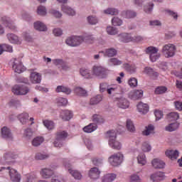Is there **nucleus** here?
I'll use <instances>...</instances> for the list:
<instances>
[{"label": "nucleus", "mask_w": 182, "mask_h": 182, "mask_svg": "<svg viewBox=\"0 0 182 182\" xmlns=\"http://www.w3.org/2000/svg\"><path fill=\"white\" fill-rule=\"evenodd\" d=\"M144 73L148 75L149 76L152 77V79H157V77H159V73L155 72L153 68L149 67H146L144 68Z\"/></svg>", "instance_id": "23"}, {"label": "nucleus", "mask_w": 182, "mask_h": 182, "mask_svg": "<svg viewBox=\"0 0 182 182\" xmlns=\"http://www.w3.org/2000/svg\"><path fill=\"white\" fill-rule=\"evenodd\" d=\"M107 32L109 35H116V33H117V29L112 26H108L107 28Z\"/></svg>", "instance_id": "62"}, {"label": "nucleus", "mask_w": 182, "mask_h": 182, "mask_svg": "<svg viewBox=\"0 0 182 182\" xmlns=\"http://www.w3.org/2000/svg\"><path fill=\"white\" fill-rule=\"evenodd\" d=\"M1 22L3 25H5V26H7V28H9L11 31H15L16 29V26L14 25V23L11 21V19L6 16L1 18Z\"/></svg>", "instance_id": "17"}, {"label": "nucleus", "mask_w": 182, "mask_h": 182, "mask_svg": "<svg viewBox=\"0 0 182 182\" xmlns=\"http://www.w3.org/2000/svg\"><path fill=\"white\" fill-rule=\"evenodd\" d=\"M104 55L108 58H113V56L117 55V50L114 48H108L105 50Z\"/></svg>", "instance_id": "39"}, {"label": "nucleus", "mask_w": 182, "mask_h": 182, "mask_svg": "<svg viewBox=\"0 0 182 182\" xmlns=\"http://www.w3.org/2000/svg\"><path fill=\"white\" fill-rule=\"evenodd\" d=\"M137 110L139 113L142 114H146L149 112V105L143 102H139L137 105Z\"/></svg>", "instance_id": "27"}, {"label": "nucleus", "mask_w": 182, "mask_h": 182, "mask_svg": "<svg viewBox=\"0 0 182 182\" xmlns=\"http://www.w3.org/2000/svg\"><path fill=\"white\" fill-rule=\"evenodd\" d=\"M110 84L107 82H102L100 84V92L101 93H105V92H107V89H109V86Z\"/></svg>", "instance_id": "51"}, {"label": "nucleus", "mask_w": 182, "mask_h": 182, "mask_svg": "<svg viewBox=\"0 0 182 182\" xmlns=\"http://www.w3.org/2000/svg\"><path fill=\"white\" fill-rule=\"evenodd\" d=\"M7 170H9L10 180L12 182H21V176L16 169L7 167Z\"/></svg>", "instance_id": "10"}, {"label": "nucleus", "mask_w": 182, "mask_h": 182, "mask_svg": "<svg viewBox=\"0 0 182 182\" xmlns=\"http://www.w3.org/2000/svg\"><path fill=\"white\" fill-rule=\"evenodd\" d=\"M176 46L168 43L163 46L161 52L165 58H173L176 55Z\"/></svg>", "instance_id": "5"}, {"label": "nucleus", "mask_w": 182, "mask_h": 182, "mask_svg": "<svg viewBox=\"0 0 182 182\" xmlns=\"http://www.w3.org/2000/svg\"><path fill=\"white\" fill-rule=\"evenodd\" d=\"M37 13L38 15H41V16H45V15H46V7L43 6H38Z\"/></svg>", "instance_id": "58"}, {"label": "nucleus", "mask_w": 182, "mask_h": 182, "mask_svg": "<svg viewBox=\"0 0 182 182\" xmlns=\"http://www.w3.org/2000/svg\"><path fill=\"white\" fill-rule=\"evenodd\" d=\"M43 137L37 136L33 139L32 145L34 146V147H38V146H41V144L43 143Z\"/></svg>", "instance_id": "43"}, {"label": "nucleus", "mask_w": 182, "mask_h": 182, "mask_svg": "<svg viewBox=\"0 0 182 182\" xmlns=\"http://www.w3.org/2000/svg\"><path fill=\"white\" fill-rule=\"evenodd\" d=\"M128 85L131 87H136V86H137V79H136L135 77L130 78L128 81Z\"/></svg>", "instance_id": "60"}, {"label": "nucleus", "mask_w": 182, "mask_h": 182, "mask_svg": "<svg viewBox=\"0 0 182 182\" xmlns=\"http://www.w3.org/2000/svg\"><path fill=\"white\" fill-rule=\"evenodd\" d=\"M180 127V124L177 122L170 124L167 127H166V132H174V130H177Z\"/></svg>", "instance_id": "40"}, {"label": "nucleus", "mask_w": 182, "mask_h": 182, "mask_svg": "<svg viewBox=\"0 0 182 182\" xmlns=\"http://www.w3.org/2000/svg\"><path fill=\"white\" fill-rule=\"evenodd\" d=\"M24 182H36V175L28 173L25 176Z\"/></svg>", "instance_id": "46"}, {"label": "nucleus", "mask_w": 182, "mask_h": 182, "mask_svg": "<svg viewBox=\"0 0 182 182\" xmlns=\"http://www.w3.org/2000/svg\"><path fill=\"white\" fill-rule=\"evenodd\" d=\"M16 157H18L17 155L9 152L4 154V160H11V159H16Z\"/></svg>", "instance_id": "61"}, {"label": "nucleus", "mask_w": 182, "mask_h": 182, "mask_svg": "<svg viewBox=\"0 0 182 182\" xmlns=\"http://www.w3.org/2000/svg\"><path fill=\"white\" fill-rule=\"evenodd\" d=\"M63 164L65 167V168H68V171L70 173V174H71V176H73V177H74V178H75V180H80V178H82V174L76 171V170H72V165H70V164H69V162H68V160H64L63 161Z\"/></svg>", "instance_id": "9"}, {"label": "nucleus", "mask_w": 182, "mask_h": 182, "mask_svg": "<svg viewBox=\"0 0 182 182\" xmlns=\"http://www.w3.org/2000/svg\"><path fill=\"white\" fill-rule=\"evenodd\" d=\"M119 38L121 42L124 43H129V42H133V36L129 33H122L119 35Z\"/></svg>", "instance_id": "21"}, {"label": "nucleus", "mask_w": 182, "mask_h": 182, "mask_svg": "<svg viewBox=\"0 0 182 182\" xmlns=\"http://www.w3.org/2000/svg\"><path fill=\"white\" fill-rule=\"evenodd\" d=\"M80 74L85 79H93V74L92 71L87 68H82L80 70Z\"/></svg>", "instance_id": "22"}, {"label": "nucleus", "mask_w": 182, "mask_h": 182, "mask_svg": "<svg viewBox=\"0 0 182 182\" xmlns=\"http://www.w3.org/2000/svg\"><path fill=\"white\" fill-rule=\"evenodd\" d=\"M83 42L82 36H72L66 39L65 43L68 46H79Z\"/></svg>", "instance_id": "7"}, {"label": "nucleus", "mask_w": 182, "mask_h": 182, "mask_svg": "<svg viewBox=\"0 0 182 182\" xmlns=\"http://www.w3.org/2000/svg\"><path fill=\"white\" fill-rule=\"evenodd\" d=\"M112 23L114 26H120L123 23V21L117 17H114L112 19Z\"/></svg>", "instance_id": "57"}, {"label": "nucleus", "mask_w": 182, "mask_h": 182, "mask_svg": "<svg viewBox=\"0 0 182 182\" xmlns=\"http://www.w3.org/2000/svg\"><path fill=\"white\" fill-rule=\"evenodd\" d=\"M109 63L112 65L113 66H120L123 62L122 60L117 59V58H110L109 60Z\"/></svg>", "instance_id": "52"}, {"label": "nucleus", "mask_w": 182, "mask_h": 182, "mask_svg": "<svg viewBox=\"0 0 182 182\" xmlns=\"http://www.w3.org/2000/svg\"><path fill=\"white\" fill-rule=\"evenodd\" d=\"M150 178L153 182L161 181V180L164 178V173L161 171L156 172L155 173H152L151 175Z\"/></svg>", "instance_id": "19"}, {"label": "nucleus", "mask_w": 182, "mask_h": 182, "mask_svg": "<svg viewBox=\"0 0 182 182\" xmlns=\"http://www.w3.org/2000/svg\"><path fill=\"white\" fill-rule=\"evenodd\" d=\"M97 129V125L96 124H90L88 126H86L83 128V131L85 133H92Z\"/></svg>", "instance_id": "38"}, {"label": "nucleus", "mask_w": 182, "mask_h": 182, "mask_svg": "<svg viewBox=\"0 0 182 182\" xmlns=\"http://www.w3.org/2000/svg\"><path fill=\"white\" fill-rule=\"evenodd\" d=\"M107 93V95H119L122 93V87L117 84H109Z\"/></svg>", "instance_id": "13"}, {"label": "nucleus", "mask_w": 182, "mask_h": 182, "mask_svg": "<svg viewBox=\"0 0 182 182\" xmlns=\"http://www.w3.org/2000/svg\"><path fill=\"white\" fill-rule=\"evenodd\" d=\"M1 136L6 140H12L14 139L12 133H11V129L6 127L1 128Z\"/></svg>", "instance_id": "18"}, {"label": "nucleus", "mask_w": 182, "mask_h": 182, "mask_svg": "<svg viewBox=\"0 0 182 182\" xmlns=\"http://www.w3.org/2000/svg\"><path fill=\"white\" fill-rule=\"evenodd\" d=\"M146 53L149 54V58L151 62H156L158 59L160 58V53H157L159 52V48L149 46L145 50Z\"/></svg>", "instance_id": "6"}, {"label": "nucleus", "mask_w": 182, "mask_h": 182, "mask_svg": "<svg viewBox=\"0 0 182 182\" xmlns=\"http://www.w3.org/2000/svg\"><path fill=\"white\" fill-rule=\"evenodd\" d=\"M88 23L90 25H96L98 21L97 18L95 16H90L87 17Z\"/></svg>", "instance_id": "59"}, {"label": "nucleus", "mask_w": 182, "mask_h": 182, "mask_svg": "<svg viewBox=\"0 0 182 182\" xmlns=\"http://www.w3.org/2000/svg\"><path fill=\"white\" fill-rule=\"evenodd\" d=\"M180 118V115L178 112H171L167 114V119L169 122H173L174 120H178Z\"/></svg>", "instance_id": "44"}, {"label": "nucleus", "mask_w": 182, "mask_h": 182, "mask_svg": "<svg viewBox=\"0 0 182 182\" xmlns=\"http://www.w3.org/2000/svg\"><path fill=\"white\" fill-rule=\"evenodd\" d=\"M34 28L36 29V31H40L43 32H45V31H46L47 29L46 26L41 21H37L34 23Z\"/></svg>", "instance_id": "37"}, {"label": "nucleus", "mask_w": 182, "mask_h": 182, "mask_svg": "<svg viewBox=\"0 0 182 182\" xmlns=\"http://www.w3.org/2000/svg\"><path fill=\"white\" fill-rule=\"evenodd\" d=\"M116 180V174L107 173L102 178V182H112Z\"/></svg>", "instance_id": "29"}, {"label": "nucleus", "mask_w": 182, "mask_h": 182, "mask_svg": "<svg viewBox=\"0 0 182 182\" xmlns=\"http://www.w3.org/2000/svg\"><path fill=\"white\" fill-rule=\"evenodd\" d=\"M19 121L22 124H26V123L29 120V114L26 112H23L22 114H20L18 117Z\"/></svg>", "instance_id": "33"}, {"label": "nucleus", "mask_w": 182, "mask_h": 182, "mask_svg": "<svg viewBox=\"0 0 182 182\" xmlns=\"http://www.w3.org/2000/svg\"><path fill=\"white\" fill-rule=\"evenodd\" d=\"M74 92L77 96H82L83 97L87 96V92L80 87H76Z\"/></svg>", "instance_id": "36"}, {"label": "nucleus", "mask_w": 182, "mask_h": 182, "mask_svg": "<svg viewBox=\"0 0 182 182\" xmlns=\"http://www.w3.org/2000/svg\"><path fill=\"white\" fill-rule=\"evenodd\" d=\"M129 97L132 100H139V99H141V97H143V90H135L134 91H132L129 93Z\"/></svg>", "instance_id": "16"}, {"label": "nucleus", "mask_w": 182, "mask_h": 182, "mask_svg": "<svg viewBox=\"0 0 182 182\" xmlns=\"http://www.w3.org/2000/svg\"><path fill=\"white\" fill-rule=\"evenodd\" d=\"M68 137V132L65 131H60L55 134V140L53 142L55 147H63V140Z\"/></svg>", "instance_id": "4"}, {"label": "nucleus", "mask_w": 182, "mask_h": 182, "mask_svg": "<svg viewBox=\"0 0 182 182\" xmlns=\"http://www.w3.org/2000/svg\"><path fill=\"white\" fill-rule=\"evenodd\" d=\"M12 68L15 73H22L26 70L25 66L22 65V62L17 59H14Z\"/></svg>", "instance_id": "12"}, {"label": "nucleus", "mask_w": 182, "mask_h": 182, "mask_svg": "<svg viewBox=\"0 0 182 182\" xmlns=\"http://www.w3.org/2000/svg\"><path fill=\"white\" fill-rule=\"evenodd\" d=\"M61 9L63 12L65 14H67V15H70L71 16H73L75 15L76 12L75 10L70 9V7H68V6L63 5L61 7Z\"/></svg>", "instance_id": "35"}, {"label": "nucleus", "mask_w": 182, "mask_h": 182, "mask_svg": "<svg viewBox=\"0 0 182 182\" xmlns=\"http://www.w3.org/2000/svg\"><path fill=\"white\" fill-rule=\"evenodd\" d=\"M89 176L92 180H96L100 177V171L96 167L92 168L89 172Z\"/></svg>", "instance_id": "25"}, {"label": "nucleus", "mask_w": 182, "mask_h": 182, "mask_svg": "<svg viewBox=\"0 0 182 182\" xmlns=\"http://www.w3.org/2000/svg\"><path fill=\"white\" fill-rule=\"evenodd\" d=\"M4 52H9L10 53H11V52H14L12 46L8 44L0 45V55H2Z\"/></svg>", "instance_id": "34"}, {"label": "nucleus", "mask_w": 182, "mask_h": 182, "mask_svg": "<svg viewBox=\"0 0 182 182\" xmlns=\"http://www.w3.org/2000/svg\"><path fill=\"white\" fill-rule=\"evenodd\" d=\"M131 182H141V178L137 174H132L130 177Z\"/></svg>", "instance_id": "63"}, {"label": "nucleus", "mask_w": 182, "mask_h": 182, "mask_svg": "<svg viewBox=\"0 0 182 182\" xmlns=\"http://www.w3.org/2000/svg\"><path fill=\"white\" fill-rule=\"evenodd\" d=\"M103 100V97L100 95H96L90 99V105H97L100 103Z\"/></svg>", "instance_id": "41"}, {"label": "nucleus", "mask_w": 182, "mask_h": 182, "mask_svg": "<svg viewBox=\"0 0 182 182\" xmlns=\"http://www.w3.org/2000/svg\"><path fill=\"white\" fill-rule=\"evenodd\" d=\"M7 38L9 42H11V43H16L17 45H21V41L19 40V38L17 37L16 35L10 33L7 35Z\"/></svg>", "instance_id": "31"}, {"label": "nucleus", "mask_w": 182, "mask_h": 182, "mask_svg": "<svg viewBox=\"0 0 182 182\" xmlns=\"http://www.w3.org/2000/svg\"><path fill=\"white\" fill-rule=\"evenodd\" d=\"M83 38V42L87 44H92L95 43V37H93L92 35H87L82 37Z\"/></svg>", "instance_id": "48"}, {"label": "nucleus", "mask_w": 182, "mask_h": 182, "mask_svg": "<svg viewBox=\"0 0 182 182\" xmlns=\"http://www.w3.org/2000/svg\"><path fill=\"white\" fill-rule=\"evenodd\" d=\"M123 159H124L123 154L118 152L111 155L109 157V162L111 166L117 167V166H120V164L123 163Z\"/></svg>", "instance_id": "3"}, {"label": "nucleus", "mask_w": 182, "mask_h": 182, "mask_svg": "<svg viewBox=\"0 0 182 182\" xmlns=\"http://www.w3.org/2000/svg\"><path fill=\"white\" fill-rule=\"evenodd\" d=\"M32 136H33V132H32V129L28 128L24 131L23 137L26 139V140H29L31 137H32Z\"/></svg>", "instance_id": "56"}, {"label": "nucleus", "mask_w": 182, "mask_h": 182, "mask_svg": "<svg viewBox=\"0 0 182 182\" xmlns=\"http://www.w3.org/2000/svg\"><path fill=\"white\" fill-rule=\"evenodd\" d=\"M127 129L129 132H134V130H136L134 124H133V122L131 119L127 120Z\"/></svg>", "instance_id": "53"}, {"label": "nucleus", "mask_w": 182, "mask_h": 182, "mask_svg": "<svg viewBox=\"0 0 182 182\" xmlns=\"http://www.w3.org/2000/svg\"><path fill=\"white\" fill-rule=\"evenodd\" d=\"M117 134H116V131L111 130L107 132V137H108L109 139V145L112 149H114L115 150H120L122 149V144L119 142V141L116 140V136Z\"/></svg>", "instance_id": "1"}, {"label": "nucleus", "mask_w": 182, "mask_h": 182, "mask_svg": "<svg viewBox=\"0 0 182 182\" xmlns=\"http://www.w3.org/2000/svg\"><path fill=\"white\" fill-rule=\"evenodd\" d=\"M60 117L64 122H68V121L70 120V119H72V117H73V112H72V111L68 110V109L63 110L60 112Z\"/></svg>", "instance_id": "15"}, {"label": "nucleus", "mask_w": 182, "mask_h": 182, "mask_svg": "<svg viewBox=\"0 0 182 182\" xmlns=\"http://www.w3.org/2000/svg\"><path fill=\"white\" fill-rule=\"evenodd\" d=\"M118 107H120V109H128L130 103L126 98H119L117 103Z\"/></svg>", "instance_id": "26"}, {"label": "nucleus", "mask_w": 182, "mask_h": 182, "mask_svg": "<svg viewBox=\"0 0 182 182\" xmlns=\"http://www.w3.org/2000/svg\"><path fill=\"white\" fill-rule=\"evenodd\" d=\"M109 70L102 67V65H94L92 68V78L96 76L105 79L109 75Z\"/></svg>", "instance_id": "2"}, {"label": "nucleus", "mask_w": 182, "mask_h": 182, "mask_svg": "<svg viewBox=\"0 0 182 182\" xmlns=\"http://www.w3.org/2000/svg\"><path fill=\"white\" fill-rule=\"evenodd\" d=\"M166 157L171 159V160H177L178 159L179 153L178 151L176 150H167L165 152Z\"/></svg>", "instance_id": "24"}, {"label": "nucleus", "mask_w": 182, "mask_h": 182, "mask_svg": "<svg viewBox=\"0 0 182 182\" xmlns=\"http://www.w3.org/2000/svg\"><path fill=\"white\" fill-rule=\"evenodd\" d=\"M56 102L58 106H66V105H68V100L64 97L57 98Z\"/></svg>", "instance_id": "54"}, {"label": "nucleus", "mask_w": 182, "mask_h": 182, "mask_svg": "<svg viewBox=\"0 0 182 182\" xmlns=\"http://www.w3.org/2000/svg\"><path fill=\"white\" fill-rule=\"evenodd\" d=\"M92 122L97 124L104 123L105 119H103V117L100 114H95L92 115Z\"/></svg>", "instance_id": "47"}, {"label": "nucleus", "mask_w": 182, "mask_h": 182, "mask_svg": "<svg viewBox=\"0 0 182 182\" xmlns=\"http://www.w3.org/2000/svg\"><path fill=\"white\" fill-rule=\"evenodd\" d=\"M151 164H152V166L154 168L161 169V168H164V167H166V163H164V161H161L159 159H154L151 161Z\"/></svg>", "instance_id": "20"}, {"label": "nucleus", "mask_w": 182, "mask_h": 182, "mask_svg": "<svg viewBox=\"0 0 182 182\" xmlns=\"http://www.w3.org/2000/svg\"><path fill=\"white\" fill-rule=\"evenodd\" d=\"M40 174L43 178H50L55 174V172L53 168H43L41 170Z\"/></svg>", "instance_id": "14"}, {"label": "nucleus", "mask_w": 182, "mask_h": 182, "mask_svg": "<svg viewBox=\"0 0 182 182\" xmlns=\"http://www.w3.org/2000/svg\"><path fill=\"white\" fill-rule=\"evenodd\" d=\"M123 68L127 70V72H129V73H134L136 72V65H129L127 63H125L123 65Z\"/></svg>", "instance_id": "49"}, {"label": "nucleus", "mask_w": 182, "mask_h": 182, "mask_svg": "<svg viewBox=\"0 0 182 182\" xmlns=\"http://www.w3.org/2000/svg\"><path fill=\"white\" fill-rule=\"evenodd\" d=\"M122 16L127 19H132V18H136L137 14L132 10L124 11L122 12Z\"/></svg>", "instance_id": "28"}, {"label": "nucleus", "mask_w": 182, "mask_h": 182, "mask_svg": "<svg viewBox=\"0 0 182 182\" xmlns=\"http://www.w3.org/2000/svg\"><path fill=\"white\" fill-rule=\"evenodd\" d=\"M167 92V87L165 86H159L155 89V95H163Z\"/></svg>", "instance_id": "50"}, {"label": "nucleus", "mask_w": 182, "mask_h": 182, "mask_svg": "<svg viewBox=\"0 0 182 182\" xmlns=\"http://www.w3.org/2000/svg\"><path fill=\"white\" fill-rule=\"evenodd\" d=\"M11 92L17 95H26L29 92V88L25 85H16L12 87Z\"/></svg>", "instance_id": "8"}, {"label": "nucleus", "mask_w": 182, "mask_h": 182, "mask_svg": "<svg viewBox=\"0 0 182 182\" xmlns=\"http://www.w3.org/2000/svg\"><path fill=\"white\" fill-rule=\"evenodd\" d=\"M43 123L45 127L48 129V130H53V129H55V124L53 123V122L50 120H48V119L44 120L43 121Z\"/></svg>", "instance_id": "45"}, {"label": "nucleus", "mask_w": 182, "mask_h": 182, "mask_svg": "<svg viewBox=\"0 0 182 182\" xmlns=\"http://www.w3.org/2000/svg\"><path fill=\"white\" fill-rule=\"evenodd\" d=\"M55 92L57 93H60V92H62L63 93H65V95H70V93H72V90L70 88H68V87H65L63 85H58L55 90Z\"/></svg>", "instance_id": "30"}, {"label": "nucleus", "mask_w": 182, "mask_h": 182, "mask_svg": "<svg viewBox=\"0 0 182 182\" xmlns=\"http://www.w3.org/2000/svg\"><path fill=\"white\" fill-rule=\"evenodd\" d=\"M141 149L145 153H147L148 151H150V150H151V146L147 142H144L142 144Z\"/></svg>", "instance_id": "64"}, {"label": "nucleus", "mask_w": 182, "mask_h": 182, "mask_svg": "<svg viewBox=\"0 0 182 182\" xmlns=\"http://www.w3.org/2000/svg\"><path fill=\"white\" fill-rule=\"evenodd\" d=\"M142 134L144 136H150V134H154V126L149 124L145 127V130L143 131Z\"/></svg>", "instance_id": "32"}, {"label": "nucleus", "mask_w": 182, "mask_h": 182, "mask_svg": "<svg viewBox=\"0 0 182 182\" xmlns=\"http://www.w3.org/2000/svg\"><path fill=\"white\" fill-rule=\"evenodd\" d=\"M104 13L107 14V15H117L119 14V10L113 8H109L107 10H105Z\"/></svg>", "instance_id": "55"}, {"label": "nucleus", "mask_w": 182, "mask_h": 182, "mask_svg": "<svg viewBox=\"0 0 182 182\" xmlns=\"http://www.w3.org/2000/svg\"><path fill=\"white\" fill-rule=\"evenodd\" d=\"M137 161L139 164H141V166H146L147 164V160L146 159V155L144 154H140L137 156Z\"/></svg>", "instance_id": "42"}, {"label": "nucleus", "mask_w": 182, "mask_h": 182, "mask_svg": "<svg viewBox=\"0 0 182 182\" xmlns=\"http://www.w3.org/2000/svg\"><path fill=\"white\" fill-rule=\"evenodd\" d=\"M30 82L33 85H38L42 82V74L35 72V71H31L30 73Z\"/></svg>", "instance_id": "11"}]
</instances>
